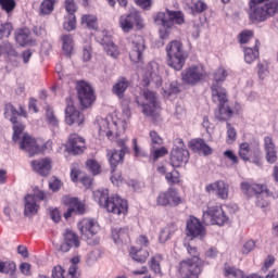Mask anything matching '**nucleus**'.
<instances>
[{
  "mask_svg": "<svg viewBox=\"0 0 278 278\" xmlns=\"http://www.w3.org/2000/svg\"><path fill=\"white\" fill-rule=\"evenodd\" d=\"M186 249L190 257L179 262L177 273L181 278H199L205 267V261L201 258L199 248L188 243Z\"/></svg>",
  "mask_w": 278,
  "mask_h": 278,
  "instance_id": "f257e3e1",
  "label": "nucleus"
},
{
  "mask_svg": "<svg viewBox=\"0 0 278 278\" xmlns=\"http://www.w3.org/2000/svg\"><path fill=\"white\" fill-rule=\"evenodd\" d=\"M96 198L101 207H104L110 214H116L117 216H127L129 212V204L127 200L121 198L118 194H111L110 190L104 189L96 192Z\"/></svg>",
  "mask_w": 278,
  "mask_h": 278,
  "instance_id": "f03ea898",
  "label": "nucleus"
},
{
  "mask_svg": "<svg viewBox=\"0 0 278 278\" xmlns=\"http://www.w3.org/2000/svg\"><path fill=\"white\" fill-rule=\"evenodd\" d=\"M4 118L7 121H10L12 124L13 129V136L12 140L16 144L21 140V136H23V131H25V123L21 121L22 118H29V113H27V109H25V105H20L18 110H16V106L12 104V102H8L4 104V112H3Z\"/></svg>",
  "mask_w": 278,
  "mask_h": 278,
  "instance_id": "7ed1b4c3",
  "label": "nucleus"
},
{
  "mask_svg": "<svg viewBox=\"0 0 278 278\" xmlns=\"http://www.w3.org/2000/svg\"><path fill=\"white\" fill-rule=\"evenodd\" d=\"M249 18L252 23H264L277 14L278 1L276 0H250Z\"/></svg>",
  "mask_w": 278,
  "mask_h": 278,
  "instance_id": "20e7f679",
  "label": "nucleus"
},
{
  "mask_svg": "<svg viewBox=\"0 0 278 278\" xmlns=\"http://www.w3.org/2000/svg\"><path fill=\"white\" fill-rule=\"evenodd\" d=\"M167 53V66L174 68V71H181L186 66V60L188 55L184 51V43L179 40H173L166 46Z\"/></svg>",
  "mask_w": 278,
  "mask_h": 278,
  "instance_id": "39448f33",
  "label": "nucleus"
},
{
  "mask_svg": "<svg viewBox=\"0 0 278 278\" xmlns=\"http://www.w3.org/2000/svg\"><path fill=\"white\" fill-rule=\"evenodd\" d=\"M238 155L242 162H250L255 166H264V155L260 143L251 146L249 142H242L239 144Z\"/></svg>",
  "mask_w": 278,
  "mask_h": 278,
  "instance_id": "423d86ee",
  "label": "nucleus"
},
{
  "mask_svg": "<svg viewBox=\"0 0 278 278\" xmlns=\"http://www.w3.org/2000/svg\"><path fill=\"white\" fill-rule=\"evenodd\" d=\"M78 230L80 231L83 240L89 244V247H97L101 242V239L97 236L99 233V222L92 218H84L78 223Z\"/></svg>",
  "mask_w": 278,
  "mask_h": 278,
  "instance_id": "0eeeda50",
  "label": "nucleus"
},
{
  "mask_svg": "<svg viewBox=\"0 0 278 278\" xmlns=\"http://www.w3.org/2000/svg\"><path fill=\"white\" fill-rule=\"evenodd\" d=\"M75 89L80 110H88L94 105V102L97 101V93L90 83L86 80H78Z\"/></svg>",
  "mask_w": 278,
  "mask_h": 278,
  "instance_id": "6e6552de",
  "label": "nucleus"
},
{
  "mask_svg": "<svg viewBox=\"0 0 278 278\" xmlns=\"http://www.w3.org/2000/svg\"><path fill=\"white\" fill-rule=\"evenodd\" d=\"M118 25L124 34H129L131 29H144V20L138 9H131L128 13L119 16Z\"/></svg>",
  "mask_w": 278,
  "mask_h": 278,
  "instance_id": "1a4fd4ad",
  "label": "nucleus"
},
{
  "mask_svg": "<svg viewBox=\"0 0 278 278\" xmlns=\"http://www.w3.org/2000/svg\"><path fill=\"white\" fill-rule=\"evenodd\" d=\"M62 203L67 207V211L63 214V218H65V220H71L73 216H84V214L88 212L86 203L81 202L79 198L63 195Z\"/></svg>",
  "mask_w": 278,
  "mask_h": 278,
  "instance_id": "9d476101",
  "label": "nucleus"
},
{
  "mask_svg": "<svg viewBox=\"0 0 278 278\" xmlns=\"http://www.w3.org/2000/svg\"><path fill=\"white\" fill-rule=\"evenodd\" d=\"M143 97L146 101H149L147 104H141L140 101L136 100L138 105H142V113L144 116L154 118L157 121L160 118V102L157 101V94L149 89L143 91Z\"/></svg>",
  "mask_w": 278,
  "mask_h": 278,
  "instance_id": "9b49d317",
  "label": "nucleus"
},
{
  "mask_svg": "<svg viewBox=\"0 0 278 278\" xmlns=\"http://www.w3.org/2000/svg\"><path fill=\"white\" fill-rule=\"evenodd\" d=\"M144 51H147V43L142 35H134L129 40V59L134 64H140L144 60Z\"/></svg>",
  "mask_w": 278,
  "mask_h": 278,
  "instance_id": "f8f14e48",
  "label": "nucleus"
},
{
  "mask_svg": "<svg viewBox=\"0 0 278 278\" xmlns=\"http://www.w3.org/2000/svg\"><path fill=\"white\" fill-rule=\"evenodd\" d=\"M203 220L206 225H218L224 227L229 223V216L223 210V206H210L203 213Z\"/></svg>",
  "mask_w": 278,
  "mask_h": 278,
  "instance_id": "ddd939ff",
  "label": "nucleus"
},
{
  "mask_svg": "<svg viewBox=\"0 0 278 278\" xmlns=\"http://www.w3.org/2000/svg\"><path fill=\"white\" fill-rule=\"evenodd\" d=\"M66 108H65V123L70 127L72 125H77L78 127L80 125H84V122L86 121V116L81 111L77 110L75 108V101L73 100V97H67L65 99Z\"/></svg>",
  "mask_w": 278,
  "mask_h": 278,
  "instance_id": "4468645a",
  "label": "nucleus"
},
{
  "mask_svg": "<svg viewBox=\"0 0 278 278\" xmlns=\"http://www.w3.org/2000/svg\"><path fill=\"white\" fill-rule=\"evenodd\" d=\"M240 190L244 199H248L249 201V199H256L258 194L268 192V186H266V184H258L253 180H245L240 184Z\"/></svg>",
  "mask_w": 278,
  "mask_h": 278,
  "instance_id": "2eb2a0df",
  "label": "nucleus"
},
{
  "mask_svg": "<svg viewBox=\"0 0 278 278\" xmlns=\"http://www.w3.org/2000/svg\"><path fill=\"white\" fill-rule=\"evenodd\" d=\"M155 17L160 23H165L170 27H175V25H184L186 23V14L181 11H173L170 9H165V12L156 13Z\"/></svg>",
  "mask_w": 278,
  "mask_h": 278,
  "instance_id": "dca6fc26",
  "label": "nucleus"
},
{
  "mask_svg": "<svg viewBox=\"0 0 278 278\" xmlns=\"http://www.w3.org/2000/svg\"><path fill=\"white\" fill-rule=\"evenodd\" d=\"M65 150L70 155H83L86 151V139L77 132L71 134L65 143Z\"/></svg>",
  "mask_w": 278,
  "mask_h": 278,
  "instance_id": "f3484780",
  "label": "nucleus"
},
{
  "mask_svg": "<svg viewBox=\"0 0 278 278\" xmlns=\"http://www.w3.org/2000/svg\"><path fill=\"white\" fill-rule=\"evenodd\" d=\"M20 149H22V151H26L30 157H34V155H38V153L47 151V144L40 146L35 138L25 134L20 141Z\"/></svg>",
  "mask_w": 278,
  "mask_h": 278,
  "instance_id": "a211bd4d",
  "label": "nucleus"
},
{
  "mask_svg": "<svg viewBox=\"0 0 278 278\" xmlns=\"http://www.w3.org/2000/svg\"><path fill=\"white\" fill-rule=\"evenodd\" d=\"M181 81L187 86H197L203 79V71L199 66L192 65L185 68L181 74Z\"/></svg>",
  "mask_w": 278,
  "mask_h": 278,
  "instance_id": "6ab92c4d",
  "label": "nucleus"
},
{
  "mask_svg": "<svg viewBox=\"0 0 278 278\" xmlns=\"http://www.w3.org/2000/svg\"><path fill=\"white\" fill-rule=\"evenodd\" d=\"M187 236L188 238H200L203 240L205 236V226L201 223V220L194 216H190L186 223Z\"/></svg>",
  "mask_w": 278,
  "mask_h": 278,
  "instance_id": "aec40b11",
  "label": "nucleus"
},
{
  "mask_svg": "<svg viewBox=\"0 0 278 278\" xmlns=\"http://www.w3.org/2000/svg\"><path fill=\"white\" fill-rule=\"evenodd\" d=\"M79 247H81L79 235L72 229H65L63 233V242L60 245V251H62V253H68L71 249H79Z\"/></svg>",
  "mask_w": 278,
  "mask_h": 278,
  "instance_id": "412c9836",
  "label": "nucleus"
},
{
  "mask_svg": "<svg viewBox=\"0 0 278 278\" xmlns=\"http://www.w3.org/2000/svg\"><path fill=\"white\" fill-rule=\"evenodd\" d=\"M188 160H190V152L187 149L176 148L172 150L169 162L173 168H181V166H186Z\"/></svg>",
  "mask_w": 278,
  "mask_h": 278,
  "instance_id": "4be33fe9",
  "label": "nucleus"
},
{
  "mask_svg": "<svg viewBox=\"0 0 278 278\" xmlns=\"http://www.w3.org/2000/svg\"><path fill=\"white\" fill-rule=\"evenodd\" d=\"M52 164L53 162L50 157L33 160L30 162L34 173H37V175H40V177H49V175H51Z\"/></svg>",
  "mask_w": 278,
  "mask_h": 278,
  "instance_id": "5701e85b",
  "label": "nucleus"
},
{
  "mask_svg": "<svg viewBox=\"0 0 278 278\" xmlns=\"http://www.w3.org/2000/svg\"><path fill=\"white\" fill-rule=\"evenodd\" d=\"M263 149L265 151V159L268 164H277V144L273 136H265L263 139Z\"/></svg>",
  "mask_w": 278,
  "mask_h": 278,
  "instance_id": "b1692460",
  "label": "nucleus"
},
{
  "mask_svg": "<svg viewBox=\"0 0 278 278\" xmlns=\"http://www.w3.org/2000/svg\"><path fill=\"white\" fill-rule=\"evenodd\" d=\"M189 149L193 151V153H198L199 155H212L214 150L205 142V139L195 138L189 141Z\"/></svg>",
  "mask_w": 278,
  "mask_h": 278,
  "instance_id": "393cba45",
  "label": "nucleus"
},
{
  "mask_svg": "<svg viewBox=\"0 0 278 278\" xmlns=\"http://www.w3.org/2000/svg\"><path fill=\"white\" fill-rule=\"evenodd\" d=\"M211 97L213 103L222 105L223 103H229V96H227V89H225L220 84H213L211 86Z\"/></svg>",
  "mask_w": 278,
  "mask_h": 278,
  "instance_id": "a878e982",
  "label": "nucleus"
},
{
  "mask_svg": "<svg viewBox=\"0 0 278 278\" xmlns=\"http://www.w3.org/2000/svg\"><path fill=\"white\" fill-rule=\"evenodd\" d=\"M128 253L131 261L137 264H147L150 255L149 250L136 245L130 247Z\"/></svg>",
  "mask_w": 278,
  "mask_h": 278,
  "instance_id": "bb28decb",
  "label": "nucleus"
},
{
  "mask_svg": "<svg viewBox=\"0 0 278 278\" xmlns=\"http://www.w3.org/2000/svg\"><path fill=\"white\" fill-rule=\"evenodd\" d=\"M15 40L17 45H20L21 47H34V45H36V40L31 38V31L27 27L20 28L16 30Z\"/></svg>",
  "mask_w": 278,
  "mask_h": 278,
  "instance_id": "cd10ccee",
  "label": "nucleus"
},
{
  "mask_svg": "<svg viewBox=\"0 0 278 278\" xmlns=\"http://www.w3.org/2000/svg\"><path fill=\"white\" fill-rule=\"evenodd\" d=\"M111 233L115 244H127L131 240L129 237V227L113 228Z\"/></svg>",
  "mask_w": 278,
  "mask_h": 278,
  "instance_id": "c85d7f7f",
  "label": "nucleus"
},
{
  "mask_svg": "<svg viewBox=\"0 0 278 278\" xmlns=\"http://www.w3.org/2000/svg\"><path fill=\"white\" fill-rule=\"evenodd\" d=\"M214 116L217 121H220V123H225L232 118L233 110H231V106H229V104L222 103L217 105V110L215 111Z\"/></svg>",
  "mask_w": 278,
  "mask_h": 278,
  "instance_id": "c756f323",
  "label": "nucleus"
},
{
  "mask_svg": "<svg viewBox=\"0 0 278 278\" xmlns=\"http://www.w3.org/2000/svg\"><path fill=\"white\" fill-rule=\"evenodd\" d=\"M80 25L89 31H97L99 29V17L94 14H84L80 17Z\"/></svg>",
  "mask_w": 278,
  "mask_h": 278,
  "instance_id": "7c9ffc66",
  "label": "nucleus"
},
{
  "mask_svg": "<svg viewBox=\"0 0 278 278\" xmlns=\"http://www.w3.org/2000/svg\"><path fill=\"white\" fill-rule=\"evenodd\" d=\"M260 39H255L254 47H245L243 52H244V61L247 64H253L257 58H260V47H261Z\"/></svg>",
  "mask_w": 278,
  "mask_h": 278,
  "instance_id": "2f4dec72",
  "label": "nucleus"
},
{
  "mask_svg": "<svg viewBox=\"0 0 278 278\" xmlns=\"http://www.w3.org/2000/svg\"><path fill=\"white\" fill-rule=\"evenodd\" d=\"M129 80L122 76L117 79L116 84L112 87L113 94H116L117 99H123L125 97V92H127V88H129Z\"/></svg>",
  "mask_w": 278,
  "mask_h": 278,
  "instance_id": "473e14b6",
  "label": "nucleus"
},
{
  "mask_svg": "<svg viewBox=\"0 0 278 278\" xmlns=\"http://www.w3.org/2000/svg\"><path fill=\"white\" fill-rule=\"evenodd\" d=\"M62 51L64 55L71 58L73 54V48L75 47V39L72 34H64L61 36Z\"/></svg>",
  "mask_w": 278,
  "mask_h": 278,
  "instance_id": "72a5a7b5",
  "label": "nucleus"
},
{
  "mask_svg": "<svg viewBox=\"0 0 278 278\" xmlns=\"http://www.w3.org/2000/svg\"><path fill=\"white\" fill-rule=\"evenodd\" d=\"M108 157L111 168H117L118 164H123L125 161V152H121L116 149L108 151Z\"/></svg>",
  "mask_w": 278,
  "mask_h": 278,
  "instance_id": "f704fd0d",
  "label": "nucleus"
},
{
  "mask_svg": "<svg viewBox=\"0 0 278 278\" xmlns=\"http://www.w3.org/2000/svg\"><path fill=\"white\" fill-rule=\"evenodd\" d=\"M38 210H40V205L36 203L34 195L27 194L25 197L24 216H31L34 214H38Z\"/></svg>",
  "mask_w": 278,
  "mask_h": 278,
  "instance_id": "c9c22d12",
  "label": "nucleus"
},
{
  "mask_svg": "<svg viewBox=\"0 0 278 278\" xmlns=\"http://www.w3.org/2000/svg\"><path fill=\"white\" fill-rule=\"evenodd\" d=\"M55 5H58V0H43L39 5V16H51L55 11Z\"/></svg>",
  "mask_w": 278,
  "mask_h": 278,
  "instance_id": "e433bc0d",
  "label": "nucleus"
},
{
  "mask_svg": "<svg viewBox=\"0 0 278 278\" xmlns=\"http://www.w3.org/2000/svg\"><path fill=\"white\" fill-rule=\"evenodd\" d=\"M176 231H179V227L177 223L172 222L165 228L161 230L159 240L160 242L164 243L166 240H170V236H173Z\"/></svg>",
  "mask_w": 278,
  "mask_h": 278,
  "instance_id": "4c0bfd02",
  "label": "nucleus"
},
{
  "mask_svg": "<svg viewBox=\"0 0 278 278\" xmlns=\"http://www.w3.org/2000/svg\"><path fill=\"white\" fill-rule=\"evenodd\" d=\"M164 261V255L157 253L155 255H153L150 258L149 262V266H150V270H152V273H154V275H162V262Z\"/></svg>",
  "mask_w": 278,
  "mask_h": 278,
  "instance_id": "58836bf2",
  "label": "nucleus"
},
{
  "mask_svg": "<svg viewBox=\"0 0 278 278\" xmlns=\"http://www.w3.org/2000/svg\"><path fill=\"white\" fill-rule=\"evenodd\" d=\"M224 277L226 278H243L244 271L242 269L231 266L229 264L224 265Z\"/></svg>",
  "mask_w": 278,
  "mask_h": 278,
  "instance_id": "ea45409f",
  "label": "nucleus"
},
{
  "mask_svg": "<svg viewBox=\"0 0 278 278\" xmlns=\"http://www.w3.org/2000/svg\"><path fill=\"white\" fill-rule=\"evenodd\" d=\"M215 194L217 199L227 201V199H229V185H227L224 180H217V191Z\"/></svg>",
  "mask_w": 278,
  "mask_h": 278,
  "instance_id": "a19ab883",
  "label": "nucleus"
},
{
  "mask_svg": "<svg viewBox=\"0 0 278 278\" xmlns=\"http://www.w3.org/2000/svg\"><path fill=\"white\" fill-rule=\"evenodd\" d=\"M255 205L256 207H261V210H268V207H270V190H268V192L258 194Z\"/></svg>",
  "mask_w": 278,
  "mask_h": 278,
  "instance_id": "79ce46f5",
  "label": "nucleus"
},
{
  "mask_svg": "<svg viewBox=\"0 0 278 278\" xmlns=\"http://www.w3.org/2000/svg\"><path fill=\"white\" fill-rule=\"evenodd\" d=\"M154 23L162 27L160 28V38L162 40H168V38H170V35L173 34V26H169L166 23L160 22L156 16H154Z\"/></svg>",
  "mask_w": 278,
  "mask_h": 278,
  "instance_id": "37998d69",
  "label": "nucleus"
},
{
  "mask_svg": "<svg viewBox=\"0 0 278 278\" xmlns=\"http://www.w3.org/2000/svg\"><path fill=\"white\" fill-rule=\"evenodd\" d=\"M85 166L91 175L97 176L101 175V163L94 159H88L85 163Z\"/></svg>",
  "mask_w": 278,
  "mask_h": 278,
  "instance_id": "c03bdc74",
  "label": "nucleus"
},
{
  "mask_svg": "<svg viewBox=\"0 0 278 278\" xmlns=\"http://www.w3.org/2000/svg\"><path fill=\"white\" fill-rule=\"evenodd\" d=\"M0 273L2 275H14L16 273V263L12 261H1L0 260Z\"/></svg>",
  "mask_w": 278,
  "mask_h": 278,
  "instance_id": "a18cd8bd",
  "label": "nucleus"
},
{
  "mask_svg": "<svg viewBox=\"0 0 278 278\" xmlns=\"http://www.w3.org/2000/svg\"><path fill=\"white\" fill-rule=\"evenodd\" d=\"M239 45H249L251 40L255 42V33L250 29H244L238 35Z\"/></svg>",
  "mask_w": 278,
  "mask_h": 278,
  "instance_id": "49530a36",
  "label": "nucleus"
},
{
  "mask_svg": "<svg viewBox=\"0 0 278 278\" xmlns=\"http://www.w3.org/2000/svg\"><path fill=\"white\" fill-rule=\"evenodd\" d=\"M167 197H168L169 203L172 202V205H174L175 207L184 203V199L179 197V192L177 191V189L173 187L167 189Z\"/></svg>",
  "mask_w": 278,
  "mask_h": 278,
  "instance_id": "de8ad7c7",
  "label": "nucleus"
},
{
  "mask_svg": "<svg viewBox=\"0 0 278 278\" xmlns=\"http://www.w3.org/2000/svg\"><path fill=\"white\" fill-rule=\"evenodd\" d=\"M147 75L150 77V79H156V81H160V65L155 62H151L147 65Z\"/></svg>",
  "mask_w": 278,
  "mask_h": 278,
  "instance_id": "09e8293b",
  "label": "nucleus"
},
{
  "mask_svg": "<svg viewBox=\"0 0 278 278\" xmlns=\"http://www.w3.org/2000/svg\"><path fill=\"white\" fill-rule=\"evenodd\" d=\"M63 29L65 31H75L77 29V15H66L63 22Z\"/></svg>",
  "mask_w": 278,
  "mask_h": 278,
  "instance_id": "8fccbe9b",
  "label": "nucleus"
},
{
  "mask_svg": "<svg viewBox=\"0 0 278 278\" xmlns=\"http://www.w3.org/2000/svg\"><path fill=\"white\" fill-rule=\"evenodd\" d=\"M165 179L169 186H175L181 184V176L179 174V170L173 169L172 172L167 173L165 175Z\"/></svg>",
  "mask_w": 278,
  "mask_h": 278,
  "instance_id": "3c124183",
  "label": "nucleus"
},
{
  "mask_svg": "<svg viewBox=\"0 0 278 278\" xmlns=\"http://www.w3.org/2000/svg\"><path fill=\"white\" fill-rule=\"evenodd\" d=\"M46 121L51 127H60V121H58L55 112L50 106L46 109Z\"/></svg>",
  "mask_w": 278,
  "mask_h": 278,
  "instance_id": "603ef678",
  "label": "nucleus"
},
{
  "mask_svg": "<svg viewBox=\"0 0 278 278\" xmlns=\"http://www.w3.org/2000/svg\"><path fill=\"white\" fill-rule=\"evenodd\" d=\"M149 136L151 140L150 146L152 149H157V147H162V144H164V138H162L157 131L150 130Z\"/></svg>",
  "mask_w": 278,
  "mask_h": 278,
  "instance_id": "864d4df0",
  "label": "nucleus"
},
{
  "mask_svg": "<svg viewBox=\"0 0 278 278\" xmlns=\"http://www.w3.org/2000/svg\"><path fill=\"white\" fill-rule=\"evenodd\" d=\"M0 8L7 14H12L16 10V0H0Z\"/></svg>",
  "mask_w": 278,
  "mask_h": 278,
  "instance_id": "5fc2aeb1",
  "label": "nucleus"
},
{
  "mask_svg": "<svg viewBox=\"0 0 278 278\" xmlns=\"http://www.w3.org/2000/svg\"><path fill=\"white\" fill-rule=\"evenodd\" d=\"M97 40L101 46H103V49L108 48V46L114 42L112 40V36L108 34V30H102L100 35H98Z\"/></svg>",
  "mask_w": 278,
  "mask_h": 278,
  "instance_id": "6e6d98bb",
  "label": "nucleus"
},
{
  "mask_svg": "<svg viewBox=\"0 0 278 278\" xmlns=\"http://www.w3.org/2000/svg\"><path fill=\"white\" fill-rule=\"evenodd\" d=\"M227 127V137H226V142L227 144H233L235 140L238 138V131L231 126V123L227 122L226 123Z\"/></svg>",
  "mask_w": 278,
  "mask_h": 278,
  "instance_id": "4d7b16f0",
  "label": "nucleus"
},
{
  "mask_svg": "<svg viewBox=\"0 0 278 278\" xmlns=\"http://www.w3.org/2000/svg\"><path fill=\"white\" fill-rule=\"evenodd\" d=\"M13 29L14 27L10 22L0 24V40H3V38H10V35L12 34Z\"/></svg>",
  "mask_w": 278,
  "mask_h": 278,
  "instance_id": "13d9d810",
  "label": "nucleus"
},
{
  "mask_svg": "<svg viewBox=\"0 0 278 278\" xmlns=\"http://www.w3.org/2000/svg\"><path fill=\"white\" fill-rule=\"evenodd\" d=\"M63 7L68 15H75L77 10H79V8L77 7V2H75V0H64Z\"/></svg>",
  "mask_w": 278,
  "mask_h": 278,
  "instance_id": "bf43d9fd",
  "label": "nucleus"
},
{
  "mask_svg": "<svg viewBox=\"0 0 278 278\" xmlns=\"http://www.w3.org/2000/svg\"><path fill=\"white\" fill-rule=\"evenodd\" d=\"M164 155H168V149L166 147H161L159 149L153 148L151 150V157L153 162H157L160 157H164Z\"/></svg>",
  "mask_w": 278,
  "mask_h": 278,
  "instance_id": "052dcab7",
  "label": "nucleus"
},
{
  "mask_svg": "<svg viewBox=\"0 0 278 278\" xmlns=\"http://www.w3.org/2000/svg\"><path fill=\"white\" fill-rule=\"evenodd\" d=\"M111 181L114 186L123 184V174L116 167H111Z\"/></svg>",
  "mask_w": 278,
  "mask_h": 278,
  "instance_id": "680f3d73",
  "label": "nucleus"
},
{
  "mask_svg": "<svg viewBox=\"0 0 278 278\" xmlns=\"http://www.w3.org/2000/svg\"><path fill=\"white\" fill-rule=\"evenodd\" d=\"M207 10V4L203 2V0H198L191 7L192 14H203Z\"/></svg>",
  "mask_w": 278,
  "mask_h": 278,
  "instance_id": "e2e57ef3",
  "label": "nucleus"
},
{
  "mask_svg": "<svg viewBox=\"0 0 278 278\" xmlns=\"http://www.w3.org/2000/svg\"><path fill=\"white\" fill-rule=\"evenodd\" d=\"M105 53H108L111 58H118L121 55V51L118 50V46L116 43H110L106 48H104Z\"/></svg>",
  "mask_w": 278,
  "mask_h": 278,
  "instance_id": "0e129e2a",
  "label": "nucleus"
},
{
  "mask_svg": "<svg viewBox=\"0 0 278 278\" xmlns=\"http://www.w3.org/2000/svg\"><path fill=\"white\" fill-rule=\"evenodd\" d=\"M62 186V180H60L58 177H52L49 181V188L52 190V192H60Z\"/></svg>",
  "mask_w": 278,
  "mask_h": 278,
  "instance_id": "69168bd1",
  "label": "nucleus"
},
{
  "mask_svg": "<svg viewBox=\"0 0 278 278\" xmlns=\"http://www.w3.org/2000/svg\"><path fill=\"white\" fill-rule=\"evenodd\" d=\"M227 72L225 68L219 67L215 73H214V81L213 84H220V81H225L227 79Z\"/></svg>",
  "mask_w": 278,
  "mask_h": 278,
  "instance_id": "338daca9",
  "label": "nucleus"
},
{
  "mask_svg": "<svg viewBox=\"0 0 278 278\" xmlns=\"http://www.w3.org/2000/svg\"><path fill=\"white\" fill-rule=\"evenodd\" d=\"M157 205L166 207V205H170V200L168 199V192H161L156 198Z\"/></svg>",
  "mask_w": 278,
  "mask_h": 278,
  "instance_id": "774afa93",
  "label": "nucleus"
}]
</instances>
